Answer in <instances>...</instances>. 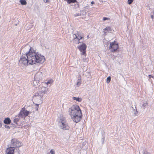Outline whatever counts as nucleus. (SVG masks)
<instances>
[{
	"label": "nucleus",
	"instance_id": "obj_1",
	"mask_svg": "<svg viewBox=\"0 0 154 154\" xmlns=\"http://www.w3.org/2000/svg\"><path fill=\"white\" fill-rule=\"evenodd\" d=\"M69 112L71 119L75 122L77 123L81 120L82 114L81 110L78 105H75L72 106L69 108Z\"/></svg>",
	"mask_w": 154,
	"mask_h": 154
},
{
	"label": "nucleus",
	"instance_id": "obj_2",
	"mask_svg": "<svg viewBox=\"0 0 154 154\" xmlns=\"http://www.w3.org/2000/svg\"><path fill=\"white\" fill-rule=\"evenodd\" d=\"M32 51L29 55H28L32 64H35L36 63H42L45 62V58L44 56L42 55L38 52H36L34 49Z\"/></svg>",
	"mask_w": 154,
	"mask_h": 154
},
{
	"label": "nucleus",
	"instance_id": "obj_3",
	"mask_svg": "<svg viewBox=\"0 0 154 154\" xmlns=\"http://www.w3.org/2000/svg\"><path fill=\"white\" fill-rule=\"evenodd\" d=\"M28 64H32L28 56L23 55L19 61V65L20 66H27Z\"/></svg>",
	"mask_w": 154,
	"mask_h": 154
},
{
	"label": "nucleus",
	"instance_id": "obj_4",
	"mask_svg": "<svg viewBox=\"0 0 154 154\" xmlns=\"http://www.w3.org/2000/svg\"><path fill=\"white\" fill-rule=\"evenodd\" d=\"M33 49V48L30 47L29 45H26L21 49L20 53L23 52L24 53L23 54V55L28 56V55H29L30 53L32 51V50Z\"/></svg>",
	"mask_w": 154,
	"mask_h": 154
},
{
	"label": "nucleus",
	"instance_id": "obj_5",
	"mask_svg": "<svg viewBox=\"0 0 154 154\" xmlns=\"http://www.w3.org/2000/svg\"><path fill=\"white\" fill-rule=\"evenodd\" d=\"M11 146L15 148L16 147H19L22 146V143L15 139H12L11 140Z\"/></svg>",
	"mask_w": 154,
	"mask_h": 154
},
{
	"label": "nucleus",
	"instance_id": "obj_6",
	"mask_svg": "<svg viewBox=\"0 0 154 154\" xmlns=\"http://www.w3.org/2000/svg\"><path fill=\"white\" fill-rule=\"evenodd\" d=\"M42 94L38 93H36L33 97V99L37 102L39 103H42V100L43 96Z\"/></svg>",
	"mask_w": 154,
	"mask_h": 154
},
{
	"label": "nucleus",
	"instance_id": "obj_7",
	"mask_svg": "<svg viewBox=\"0 0 154 154\" xmlns=\"http://www.w3.org/2000/svg\"><path fill=\"white\" fill-rule=\"evenodd\" d=\"M29 113V112L26 110H25V108H23L22 109L19 114V117L23 118L25 116H28Z\"/></svg>",
	"mask_w": 154,
	"mask_h": 154
},
{
	"label": "nucleus",
	"instance_id": "obj_8",
	"mask_svg": "<svg viewBox=\"0 0 154 154\" xmlns=\"http://www.w3.org/2000/svg\"><path fill=\"white\" fill-rule=\"evenodd\" d=\"M119 48L118 44L115 43V42H112L110 43L109 49L112 52H115Z\"/></svg>",
	"mask_w": 154,
	"mask_h": 154
},
{
	"label": "nucleus",
	"instance_id": "obj_9",
	"mask_svg": "<svg viewBox=\"0 0 154 154\" xmlns=\"http://www.w3.org/2000/svg\"><path fill=\"white\" fill-rule=\"evenodd\" d=\"M87 46L84 43H82L81 45L78 46V48L80 51L82 52V54L84 55L86 53V49Z\"/></svg>",
	"mask_w": 154,
	"mask_h": 154
},
{
	"label": "nucleus",
	"instance_id": "obj_10",
	"mask_svg": "<svg viewBox=\"0 0 154 154\" xmlns=\"http://www.w3.org/2000/svg\"><path fill=\"white\" fill-rule=\"evenodd\" d=\"M43 75L42 72H37L34 76V80L36 81H39L42 79Z\"/></svg>",
	"mask_w": 154,
	"mask_h": 154
},
{
	"label": "nucleus",
	"instance_id": "obj_11",
	"mask_svg": "<svg viewBox=\"0 0 154 154\" xmlns=\"http://www.w3.org/2000/svg\"><path fill=\"white\" fill-rule=\"evenodd\" d=\"M60 128L64 130H68L69 128V126L66 122L64 123L63 122H62V124H60Z\"/></svg>",
	"mask_w": 154,
	"mask_h": 154
},
{
	"label": "nucleus",
	"instance_id": "obj_12",
	"mask_svg": "<svg viewBox=\"0 0 154 154\" xmlns=\"http://www.w3.org/2000/svg\"><path fill=\"white\" fill-rule=\"evenodd\" d=\"M48 88L42 86L41 88L39 89V92L40 93V94L43 95L45 94L47 92Z\"/></svg>",
	"mask_w": 154,
	"mask_h": 154
},
{
	"label": "nucleus",
	"instance_id": "obj_13",
	"mask_svg": "<svg viewBox=\"0 0 154 154\" xmlns=\"http://www.w3.org/2000/svg\"><path fill=\"white\" fill-rule=\"evenodd\" d=\"M14 149L11 146L7 148L6 150L7 154H14Z\"/></svg>",
	"mask_w": 154,
	"mask_h": 154
},
{
	"label": "nucleus",
	"instance_id": "obj_14",
	"mask_svg": "<svg viewBox=\"0 0 154 154\" xmlns=\"http://www.w3.org/2000/svg\"><path fill=\"white\" fill-rule=\"evenodd\" d=\"M4 122L6 124H9L11 122V120L9 118H7L5 119Z\"/></svg>",
	"mask_w": 154,
	"mask_h": 154
},
{
	"label": "nucleus",
	"instance_id": "obj_15",
	"mask_svg": "<svg viewBox=\"0 0 154 154\" xmlns=\"http://www.w3.org/2000/svg\"><path fill=\"white\" fill-rule=\"evenodd\" d=\"M81 35L79 32H77L76 34H74L73 35V37L74 38H77L78 40H79V36Z\"/></svg>",
	"mask_w": 154,
	"mask_h": 154
},
{
	"label": "nucleus",
	"instance_id": "obj_16",
	"mask_svg": "<svg viewBox=\"0 0 154 154\" xmlns=\"http://www.w3.org/2000/svg\"><path fill=\"white\" fill-rule=\"evenodd\" d=\"M72 99L74 100H75L78 102H81L82 101V99L80 97H72Z\"/></svg>",
	"mask_w": 154,
	"mask_h": 154
},
{
	"label": "nucleus",
	"instance_id": "obj_17",
	"mask_svg": "<svg viewBox=\"0 0 154 154\" xmlns=\"http://www.w3.org/2000/svg\"><path fill=\"white\" fill-rule=\"evenodd\" d=\"M148 103L146 101H143L142 103V106L144 107H146L148 106Z\"/></svg>",
	"mask_w": 154,
	"mask_h": 154
},
{
	"label": "nucleus",
	"instance_id": "obj_18",
	"mask_svg": "<svg viewBox=\"0 0 154 154\" xmlns=\"http://www.w3.org/2000/svg\"><path fill=\"white\" fill-rule=\"evenodd\" d=\"M67 1L68 4H70L71 3H75L77 2L76 0H64Z\"/></svg>",
	"mask_w": 154,
	"mask_h": 154
},
{
	"label": "nucleus",
	"instance_id": "obj_19",
	"mask_svg": "<svg viewBox=\"0 0 154 154\" xmlns=\"http://www.w3.org/2000/svg\"><path fill=\"white\" fill-rule=\"evenodd\" d=\"M138 112L137 111L136 106H135V108H133V113L134 114V116H137Z\"/></svg>",
	"mask_w": 154,
	"mask_h": 154
},
{
	"label": "nucleus",
	"instance_id": "obj_20",
	"mask_svg": "<svg viewBox=\"0 0 154 154\" xmlns=\"http://www.w3.org/2000/svg\"><path fill=\"white\" fill-rule=\"evenodd\" d=\"M20 2L22 5H25L27 4V2L25 0H20Z\"/></svg>",
	"mask_w": 154,
	"mask_h": 154
},
{
	"label": "nucleus",
	"instance_id": "obj_21",
	"mask_svg": "<svg viewBox=\"0 0 154 154\" xmlns=\"http://www.w3.org/2000/svg\"><path fill=\"white\" fill-rule=\"evenodd\" d=\"M20 119V118L19 117L17 118H15L14 119V122L17 124V122L19 121Z\"/></svg>",
	"mask_w": 154,
	"mask_h": 154
},
{
	"label": "nucleus",
	"instance_id": "obj_22",
	"mask_svg": "<svg viewBox=\"0 0 154 154\" xmlns=\"http://www.w3.org/2000/svg\"><path fill=\"white\" fill-rule=\"evenodd\" d=\"M73 41L76 44H78L80 43L79 40H78L77 38H74Z\"/></svg>",
	"mask_w": 154,
	"mask_h": 154
},
{
	"label": "nucleus",
	"instance_id": "obj_23",
	"mask_svg": "<svg viewBox=\"0 0 154 154\" xmlns=\"http://www.w3.org/2000/svg\"><path fill=\"white\" fill-rule=\"evenodd\" d=\"M103 29L107 31V32L111 31H112V29L110 26L107 27Z\"/></svg>",
	"mask_w": 154,
	"mask_h": 154
},
{
	"label": "nucleus",
	"instance_id": "obj_24",
	"mask_svg": "<svg viewBox=\"0 0 154 154\" xmlns=\"http://www.w3.org/2000/svg\"><path fill=\"white\" fill-rule=\"evenodd\" d=\"M65 119L64 118H63V117H61L60 119V122H61V124H62V122H63V121L64 123L66 122H65Z\"/></svg>",
	"mask_w": 154,
	"mask_h": 154
},
{
	"label": "nucleus",
	"instance_id": "obj_25",
	"mask_svg": "<svg viewBox=\"0 0 154 154\" xmlns=\"http://www.w3.org/2000/svg\"><path fill=\"white\" fill-rule=\"evenodd\" d=\"M20 150L19 149H17L15 151H14V154H20Z\"/></svg>",
	"mask_w": 154,
	"mask_h": 154
},
{
	"label": "nucleus",
	"instance_id": "obj_26",
	"mask_svg": "<svg viewBox=\"0 0 154 154\" xmlns=\"http://www.w3.org/2000/svg\"><path fill=\"white\" fill-rule=\"evenodd\" d=\"M111 78L110 76H109L106 79V82L107 83H109L111 81Z\"/></svg>",
	"mask_w": 154,
	"mask_h": 154
},
{
	"label": "nucleus",
	"instance_id": "obj_27",
	"mask_svg": "<svg viewBox=\"0 0 154 154\" xmlns=\"http://www.w3.org/2000/svg\"><path fill=\"white\" fill-rule=\"evenodd\" d=\"M36 106L35 107V110L36 111H38V108L39 107V104H35Z\"/></svg>",
	"mask_w": 154,
	"mask_h": 154
},
{
	"label": "nucleus",
	"instance_id": "obj_28",
	"mask_svg": "<svg viewBox=\"0 0 154 154\" xmlns=\"http://www.w3.org/2000/svg\"><path fill=\"white\" fill-rule=\"evenodd\" d=\"M81 81H78L76 83V85L77 86H79L81 85Z\"/></svg>",
	"mask_w": 154,
	"mask_h": 154
},
{
	"label": "nucleus",
	"instance_id": "obj_29",
	"mask_svg": "<svg viewBox=\"0 0 154 154\" xmlns=\"http://www.w3.org/2000/svg\"><path fill=\"white\" fill-rule=\"evenodd\" d=\"M133 0H128V4H131L133 2Z\"/></svg>",
	"mask_w": 154,
	"mask_h": 154
},
{
	"label": "nucleus",
	"instance_id": "obj_30",
	"mask_svg": "<svg viewBox=\"0 0 154 154\" xmlns=\"http://www.w3.org/2000/svg\"><path fill=\"white\" fill-rule=\"evenodd\" d=\"M106 20H110V18L108 17H104L103 18V20L105 21Z\"/></svg>",
	"mask_w": 154,
	"mask_h": 154
},
{
	"label": "nucleus",
	"instance_id": "obj_31",
	"mask_svg": "<svg viewBox=\"0 0 154 154\" xmlns=\"http://www.w3.org/2000/svg\"><path fill=\"white\" fill-rule=\"evenodd\" d=\"M143 154H151L149 152H148L147 151H144V152H143Z\"/></svg>",
	"mask_w": 154,
	"mask_h": 154
},
{
	"label": "nucleus",
	"instance_id": "obj_32",
	"mask_svg": "<svg viewBox=\"0 0 154 154\" xmlns=\"http://www.w3.org/2000/svg\"><path fill=\"white\" fill-rule=\"evenodd\" d=\"M50 152L51 154H55V152L53 150V149H51L50 151Z\"/></svg>",
	"mask_w": 154,
	"mask_h": 154
},
{
	"label": "nucleus",
	"instance_id": "obj_33",
	"mask_svg": "<svg viewBox=\"0 0 154 154\" xmlns=\"http://www.w3.org/2000/svg\"><path fill=\"white\" fill-rule=\"evenodd\" d=\"M52 81L51 80L48 81L46 83V84L47 85H48V84H51L52 83Z\"/></svg>",
	"mask_w": 154,
	"mask_h": 154
},
{
	"label": "nucleus",
	"instance_id": "obj_34",
	"mask_svg": "<svg viewBox=\"0 0 154 154\" xmlns=\"http://www.w3.org/2000/svg\"><path fill=\"white\" fill-rule=\"evenodd\" d=\"M81 77L80 75H79L78 77V81H81Z\"/></svg>",
	"mask_w": 154,
	"mask_h": 154
},
{
	"label": "nucleus",
	"instance_id": "obj_35",
	"mask_svg": "<svg viewBox=\"0 0 154 154\" xmlns=\"http://www.w3.org/2000/svg\"><path fill=\"white\" fill-rule=\"evenodd\" d=\"M5 128H8V129H10V127L9 126L7 125H5Z\"/></svg>",
	"mask_w": 154,
	"mask_h": 154
},
{
	"label": "nucleus",
	"instance_id": "obj_36",
	"mask_svg": "<svg viewBox=\"0 0 154 154\" xmlns=\"http://www.w3.org/2000/svg\"><path fill=\"white\" fill-rule=\"evenodd\" d=\"M79 40H80L83 37L80 35L79 36Z\"/></svg>",
	"mask_w": 154,
	"mask_h": 154
},
{
	"label": "nucleus",
	"instance_id": "obj_37",
	"mask_svg": "<svg viewBox=\"0 0 154 154\" xmlns=\"http://www.w3.org/2000/svg\"><path fill=\"white\" fill-rule=\"evenodd\" d=\"M149 78H150L151 77H152V78L153 77V76H152L151 75H149Z\"/></svg>",
	"mask_w": 154,
	"mask_h": 154
},
{
	"label": "nucleus",
	"instance_id": "obj_38",
	"mask_svg": "<svg viewBox=\"0 0 154 154\" xmlns=\"http://www.w3.org/2000/svg\"><path fill=\"white\" fill-rule=\"evenodd\" d=\"M48 0H44V1L46 3L48 2Z\"/></svg>",
	"mask_w": 154,
	"mask_h": 154
},
{
	"label": "nucleus",
	"instance_id": "obj_39",
	"mask_svg": "<svg viewBox=\"0 0 154 154\" xmlns=\"http://www.w3.org/2000/svg\"><path fill=\"white\" fill-rule=\"evenodd\" d=\"M29 24V23H27L26 24V25L25 26V28H26V27L27 26H28Z\"/></svg>",
	"mask_w": 154,
	"mask_h": 154
},
{
	"label": "nucleus",
	"instance_id": "obj_40",
	"mask_svg": "<svg viewBox=\"0 0 154 154\" xmlns=\"http://www.w3.org/2000/svg\"><path fill=\"white\" fill-rule=\"evenodd\" d=\"M91 4H94V2L93 1H92L91 2Z\"/></svg>",
	"mask_w": 154,
	"mask_h": 154
},
{
	"label": "nucleus",
	"instance_id": "obj_41",
	"mask_svg": "<svg viewBox=\"0 0 154 154\" xmlns=\"http://www.w3.org/2000/svg\"><path fill=\"white\" fill-rule=\"evenodd\" d=\"M2 126V123H0V128H1Z\"/></svg>",
	"mask_w": 154,
	"mask_h": 154
},
{
	"label": "nucleus",
	"instance_id": "obj_42",
	"mask_svg": "<svg viewBox=\"0 0 154 154\" xmlns=\"http://www.w3.org/2000/svg\"><path fill=\"white\" fill-rule=\"evenodd\" d=\"M153 16L152 15H151V17L152 18H153Z\"/></svg>",
	"mask_w": 154,
	"mask_h": 154
},
{
	"label": "nucleus",
	"instance_id": "obj_43",
	"mask_svg": "<svg viewBox=\"0 0 154 154\" xmlns=\"http://www.w3.org/2000/svg\"><path fill=\"white\" fill-rule=\"evenodd\" d=\"M89 35H88L87 36V38H89Z\"/></svg>",
	"mask_w": 154,
	"mask_h": 154
},
{
	"label": "nucleus",
	"instance_id": "obj_44",
	"mask_svg": "<svg viewBox=\"0 0 154 154\" xmlns=\"http://www.w3.org/2000/svg\"><path fill=\"white\" fill-rule=\"evenodd\" d=\"M31 27V26H30V27H29V28H30Z\"/></svg>",
	"mask_w": 154,
	"mask_h": 154
}]
</instances>
